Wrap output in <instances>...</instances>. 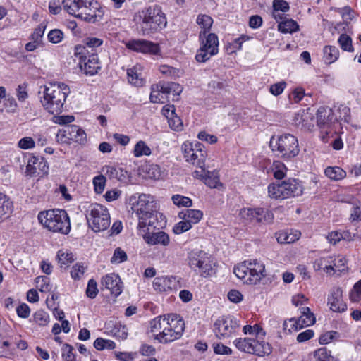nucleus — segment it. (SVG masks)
<instances>
[{
  "mask_svg": "<svg viewBox=\"0 0 361 361\" xmlns=\"http://www.w3.org/2000/svg\"><path fill=\"white\" fill-rule=\"evenodd\" d=\"M63 8L70 15L91 23L100 20L104 11L95 0H63Z\"/></svg>",
  "mask_w": 361,
  "mask_h": 361,
  "instance_id": "1",
  "label": "nucleus"
},
{
  "mask_svg": "<svg viewBox=\"0 0 361 361\" xmlns=\"http://www.w3.org/2000/svg\"><path fill=\"white\" fill-rule=\"evenodd\" d=\"M26 173L30 176H42L49 173V165L44 157L30 156L26 166Z\"/></svg>",
  "mask_w": 361,
  "mask_h": 361,
  "instance_id": "16",
  "label": "nucleus"
},
{
  "mask_svg": "<svg viewBox=\"0 0 361 361\" xmlns=\"http://www.w3.org/2000/svg\"><path fill=\"white\" fill-rule=\"evenodd\" d=\"M323 52L324 61L328 64L335 62L339 57V50L335 46H325Z\"/></svg>",
  "mask_w": 361,
  "mask_h": 361,
  "instance_id": "36",
  "label": "nucleus"
},
{
  "mask_svg": "<svg viewBox=\"0 0 361 361\" xmlns=\"http://www.w3.org/2000/svg\"><path fill=\"white\" fill-rule=\"evenodd\" d=\"M270 147L273 152H277L278 156L284 159H290L299 154L298 139L291 134H283L275 138L272 136Z\"/></svg>",
  "mask_w": 361,
  "mask_h": 361,
  "instance_id": "7",
  "label": "nucleus"
},
{
  "mask_svg": "<svg viewBox=\"0 0 361 361\" xmlns=\"http://www.w3.org/2000/svg\"><path fill=\"white\" fill-rule=\"evenodd\" d=\"M70 90L64 83H50L44 86L41 103L44 109L51 114H59L63 110V106Z\"/></svg>",
  "mask_w": 361,
  "mask_h": 361,
  "instance_id": "2",
  "label": "nucleus"
},
{
  "mask_svg": "<svg viewBox=\"0 0 361 361\" xmlns=\"http://www.w3.org/2000/svg\"><path fill=\"white\" fill-rule=\"evenodd\" d=\"M155 290L165 292L171 290L176 287V279L173 276H161L156 277L153 281Z\"/></svg>",
  "mask_w": 361,
  "mask_h": 361,
  "instance_id": "25",
  "label": "nucleus"
},
{
  "mask_svg": "<svg viewBox=\"0 0 361 361\" xmlns=\"http://www.w3.org/2000/svg\"><path fill=\"white\" fill-rule=\"evenodd\" d=\"M330 309L336 312H343L347 310V305L343 299V290L341 288H333L328 297Z\"/></svg>",
  "mask_w": 361,
  "mask_h": 361,
  "instance_id": "18",
  "label": "nucleus"
},
{
  "mask_svg": "<svg viewBox=\"0 0 361 361\" xmlns=\"http://www.w3.org/2000/svg\"><path fill=\"white\" fill-rule=\"evenodd\" d=\"M167 93L162 89V82L152 85L151 87L150 102L152 103H164L167 99Z\"/></svg>",
  "mask_w": 361,
  "mask_h": 361,
  "instance_id": "32",
  "label": "nucleus"
},
{
  "mask_svg": "<svg viewBox=\"0 0 361 361\" xmlns=\"http://www.w3.org/2000/svg\"><path fill=\"white\" fill-rule=\"evenodd\" d=\"M126 46L128 49L143 54L155 55L160 51L158 44L142 39H130L126 42Z\"/></svg>",
  "mask_w": 361,
  "mask_h": 361,
  "instance_id": "17",
  "label": "nucleus"
},
{
  "mask_svg": "<svg viewBox=\"0 0 361 361\" xmlns=\"http://www.w3.org/2000/svg\"><path fill=\"white\" fill-rule=\"evenodd\" d=\"M192 226L187 221L183 220L176 224L173 228V231L176 234H181L184 232L189 231Z\"/></svg>",
  "mask_w": 361,
  "mask_h": 361,
  "instance_id": "59",
  "label": "nucleus"
},
{
  "mask_svg": "<svg viewBox=\"0 0 361 361\" xmlns=\"http://www.w3.org/2000/svg\"><path fill=\"white\" fill-rule=\"evenodd\" d=\"M133 153L134 157H140L142 156L150 155L152 151L150 147L144 141L140 140L135 144Z\"/></svg>",
  "mask_w": 361,
  "mask_h": 361,
  "instance_id": "42",
  "label": "nucleus"
},
{
  "mask_svg": "<svg viewBox=\"0 0 361 361\" xmlns=\"http://www.w3.org/2000/svg\"><path fill=\"white\" fill-rule=\"evenodd\" d=\"M302 192V185L294 178H289L278 183H271L268 186L269 196L275 200H284L300 196Z\"/></svg>",
  "mask_w": 361,
  "mask_h": 361,
  "instance_id": "9",
  "label": "nucleus"
},
{
  "mask_svg": "<svg viewBox=\"0 0 361 361\" xmlns=\"http://www.w3.org/2000/svg\"><path fill=\"white\" fill-rule=\"evenodd\" d=\"M85 215L89 227L94 232L105 231L110 226V215L108 209L100 204H90Z\"/></svg>",
  "mask_w": 361,
  "mask_h": 361,
  "instance_id": "10",
  "label": "nucleus"
},
{
  "mask_svg": "<svg viewBox=\"0 0 361 361\" xmlns=\"http://www.w3.org/2000/svg\"><path fill=\"white\" fill-rule=\"evenodd\" d=\"M97 283L95 280L90 279L88 281L87 286L86 288V295L88 298L94 299L98 294Z\"/></svg>",
  "mask_w": 361,
  "mask_h": 361,
  "instance_id": "57",
  "label": "nucleus"
},
{
  "mask_svg": "<svg viewBox=\"0 0 361 361\" xmlns=\"http://www.w3.org/2000/svg\"><path fill=\"white\" fill-rule=\"evenodd\" d=\"M338 44L341 49L347 51H353V47L352 45V39L346 34H342L338 38Z\"/></svg>",
  "mask_w": 361,
  "mask_h": 361,
  "instance_id": "49",
  "label": "nucleus"
},
{
  "mask_svg": "<svg viewBox=\"0 0 361 361\" xmlns=\"http://www.w3.org/2000/svg\"><path fill=\"white\" fill-rule=\"evenodd\" d=\"M300 329L302 328L298 322V319H295V318H291L288 322L285 321L283 322V329L285 331L288 330V332H291L292 331H298Z\"/></svg>",
  "mask_w": 361,
  "mask_h": 361,
  "instance_id": "63",
  "label": "nucleus"
},
{
  "mask_svg": "<svg viewBox=\"0 0 361 361\" xmlns=\"http://www.w3.org/2000/svg\"><path fill=\"white\" fill-rule=\"evenodd\" d=\"M87 141V136L85 132L80 128L78 126L75 125V130L73 133V142L83 145Z\"/></svg>",
  "mask_w": 361,
  "mask_h": 361,
  "instance_id": "53",
  "label": "nucleus"
},
{
  "mask_svg": "<svg viewBox=\"0 0 361 361\" xmlns=\"http://www.w3.org/2000/svg\"><path fill=\"white\" fill-rule=\"evenodd\" d=\"M233 272L244 283L250 285L257 284L266 276L264 264L257 259L244 261L234 267Z\"/></svg>",
  "mask_w": 361,
  "mask_h": 361,
  "instance_id": "5",
  "label": "nucleus"
},
{
  "mask_svg": "<svg viewBox=\"0 0 361 361\" xmlns=\"http://www.w3.org/2000/svg\"><path fill=\"white\" fill-rule=\"evenodd\" d=\"M185 330L184 320L176 314H167L166 329L162 331L161 343H169L180 338Z\"/></svg>",
  "mask_w": 361,
  "mask_h": 361,
  "instance_id": "13",
  "label": "nucleus"
},
{
  "mask_svg": "<svg viewBox=\"0 0 361 361\" xmlns=\"http://www.w3.org/2000/svg\"><path fill=\"white\" fill-rule=\"evenodd\" d=\"M273 8V16L275 18V19H277L276 12H286L289 10L290 6L288 3L285 0H274Z\"/></svg>",
  "mask_w": 361,
  "mask_h": 361,
  "instance_id": "47",
  "label": "nucleus"
},
{
  "mask_svg": "<svg viewBox=\"0 0 361 361\" xmlns=\"http://www.w3.org/2000/svg\"><path fill=\"white\" fill-rule=\"evenodd\" d=\"M169 126L174 130H181L183 128V123L179 116L176 113L168 118Z\"/></svg>",
  "mask_w": 361,
  "mask_h": 361,
  "instance_id": "61",
  "label": "nucleus"
},
{
  "mask_svg": "<svg viewBox=\"0 0 361 361\" xmlns=\"http://www.w3.org/2000/svg\"><path fill=\"white\" fill-rule=\"evenodd\" d=\"M73 347L68 343H65L62 348V358L64 361H75V356L73 353Z\"/></svg>",
  "mask_w": 361,
  "mask_h": 361,
  "instance_id": "56",
  "label": "nucleus"
},
{
  "mask_svg": "<svg viewBox=\"0 0 361 361\" xmlns=\"http://www.w3.org/2000/svg\"><path fill=\"white\" fill-rule=\"evenodd\" d=\"M57 259L61 267H68L74 261L73 253L63 250H59Z\"/></svg>",
  "mask_w": 361,
  "mask_h": 361,
  "instance_id": "43",
  "label": "nucleus"
},
{
  "mask_svg": "<svg viewBox=\"0 0 361 361\" xmlns=\"http://www.w3.org/2000/svg\"><path fill=\"white\" fill-rule=\"evenodd\" d=\"M196 22L204 30L203 32L200 33V38H201L202 35H205L206 32L210 30L213 23V19L208 15L200 14L197 18Z\"/></svg>",
  "mask_w": 361,
  "mask_h": 361,
  "instance_id": "38",
  "label": "nucleus"
},
{
  "mask_svg": "<svg viewBox=\"0 0 361 361\" xmlns=\"http://www.w3.org/2000/svg\"><path fill=\"white\" fill-rule=\"evenodd\" d=\"M240 329V324L232 315H224L214 323L213 331L219 340H225L235 336Z\"/></svg>",
  "mask_w": 361,
  "mask_h": 361,
  "instance_id": "12",
  "label": "nucleus"
},
{
  "mask_svg": "<svg viewBox=\"0 0 361 361\" xmlns=\"http://www.w3.org/2000/svg\"><path fill=\"white\" fill-rule=\"evenodd\" d=\"M146 173L147 177L151 179H159L161 176L160 167L157 164H151L147 166Z\"/></svg>",
  "mask_w": 361,
  "mask_h": 361,
  "instance_id": "52",
  "label": "nucleus"
},
{
  "mask_svg": "<svg viewBox=\"0 0 361 361\" xmlns=\"http://www.w3.org/2000/svg\"><path fill=\"white\" fill-rule=\"evenodd\" d=\"M162 89L164 93H167V95L171 93H173L175 95H179L182 92L183 88L176 82H162Z\"/></svg>",
  "mask_w": 361,
  "mask_h": 361,
  "instance_id": "44",
  "label": "nucleus"
},
{
  "mask_svg": "<svg viewBox=\"0 0 361 361\" xmlns=\"http://www.w3.org/2000/svg\"><path fill=\"white\" fill-rule=\"evenodd\" d=\"M278 29L283 33H292L299 29L298 23L293 20L281 21L278 25Z\"/></svg>",
  "mask_w": 361,
  "mask_h": 361,
  "instance_id": "41",
  "label": "nucleus"
},
{
  "mask_svg": "<svg viewBox=\"0 0 361 361\" xmlns=\"http://www.w3.org/2000/svg\"><path fill=\"white\" fill-rule=\"evenodd\" d=\"M140 28L144 35L157 32L164 29L166 18L161 6L157 4L149 6L140 11Z\"/></svg>",
  "mask_w": 361,
  "mask_h": 361,
  "instance_id": "4",
  "label": "nucleus"
},
{
  "mask_svg": "<svg viewBox=\"0 0 361 361\" xmlns=\"http://www.w3.org/2000/svg\"><path fill=\"white\" fill-rule=\"evenodd\" d=\"M147 226L152 227L157 229H160L164 227L166 221L165 216L160 212L155 209L146 216Z\"/></svg>",
  "mask_w": 361,
  "mask_h": 361,
  "instance_id": "28",
  "label": "nucleus"
},
{
  "mask_svg": "<svg viewBox=\"0 0 361 361\" xmlns=\"http://www.w3.org/2000/svg\"><path fill=\"white\" fill-rule=\"evenodd\" d=\"M74 130H75V125L66 126L59 130L56 135L57 142L70 144L73 139Z\"/></svg>",
  "mask_w": 361,
  "mask_h": 361,
  "instance_id": "31",
  "label": "nucleus"
},
{
  "mask_svg": "<svg viewBox=\"0 0 361 361\" xmlns=\"http://www.w3.org/2000/svg\"><path fill=\"white\" fill-rule=\"evenodd\" d=\"M127 259L126 253L121 250L120 247L116 248L114 250V255L111 259V262L112 264L114 263H121L125 262Z\"/></svg>",
  "mask_w": 361,
  "mask_h": 361,
  "instance_id": "60",
  "label": "nucleus"
},
{
  "mask_svg": "<svg viewBox=\"0 0 361 361\" xmlns=\"http://www.w3.org/2000/svg\"><path fill=\"white\" fill-rule=\"evenodd\" d=\"M314 267L316 269H323L326 273H330L334 270L332 265V257H321L314 262Z\"/></svg>",
  "mask_w": 361,
  "mask_h": 361,
  "instance_id": "39",
  "label": "nucleus"
},
{
  "mask_svg": "<svg viewBox=\"0 0 361 361\" xmlns=\"http://www.w3.org/2000/svg\"><path fill=\"white\" fill-rule=\"evenodd\" d=\"M167 315L159 316L150 322V331L153 334L154 339L161 343L162 331L166 329Z\"/></svg>",
  "mask_w": 361,
  "mask_h": 361,
  "instance_id": "24",
  "label": "nucleus"
},
{
  "mask_svg": "<svg viewBox=\"0 0 361 361\" xmlns=\"http://www.w3.org/2000/svg\"><path fill=\"white\" fill-rule=\"evenodd\" d=\"M271 169L274 177L276 179H282L285 177L287 172L286 166L280 161H274Z\"/></svg>",
  "mask_w": 361,
  "mask_h": 361,
  "instance_id": "40",
  "label": "nucleus"
},
{
  "mask_svg": "<svg viewBox=\"0 0 361 361\" xmlns=\"http://www.w3.org/2000/svg\"><path fill=\"white\" fill-rule=\"evenodd\" d=\"M188 265L200 276L207 277L215 274V263L203 250H193L188 255Z\"/></svg>",
  "mask_w": 361,
  "mask_h": 361,
  "instance_id": "11",
  "label": "nucleus"
},
{
  "mask_svg": "<svg viewBox=\"0 0 361 361\" xmlns=\"http://www.w3.org/2000/svg\"><path fill=\"white\" fill-rule=\"evenodd\" d=\"M84 44L87 48L91 49L92 51L94 49L100 47L103 44V40L97 37H87L84 40Z\"/></svg>",
  "mask_w": 361,
  "mask_h": 361,
  "instance_id": "62",
  "label": "nucleus"
},
{
  "mask_svg": "<svg viewBox=\"0 0 361 361\" xmlns=\"http://www.w3.org/2000/svg\"><path fill=\"white\" fill-rule=\"evenodd\" d=\"M208 87L209 90L214 94H220L223 90H225L226 84L225 81H220L219 80H212Z\"/></svg>",
  "mask_w": 361,
  "mask_h": 361,
  "instance_id": "51",
  "label": "nucleus"
},
{
  "mask_svg": "<svg viewBox=\"0 0 361 361\" xmlns=\"http://www.w3.org/2000/svg\"><path fill=\"white\" fill-rule=\"evenodd\" d=\"M243 212L246 213L247 216H251L255 219L257 222L262 224H269L274 219V214L271 212L264 208H256V209H244Z\"/></svg>",
  "mask_w": 361,
  "mask_h": 361,
  "instance_id": "21",
  "label": "nucleus"
},
{
  "mask_svg": "<svg viewBox=\"0 0 361 361\" xmlns=\"http://www.w3.org/2000/svg\"><path fill=\"white\" fill-rule=\"evenodd\" d=\"M141 71L142 66L140 65H135L127 70L128 80L130 84L137 87H142L145 84Z\"/></svg>",
  "mask_w": 361,
  "mask_h": 361,
  "instance_id": "29",
  "label": "nucleus"
},
{
  "mask_svg": "<svg viewBox=\"0 0 361 361\" xmlns=\"http://www.w3.org/2000/svg\"><path fill=\"white\" fill-rule=\"evenodd\" d=\"M235 346L240 351L263 357L271 352V345L268 343L259 342L251 338H240L233 341Z\"/></svg>",
  "mask_w": 361,
  "mask_h": 361,
  "instance_id": "14",
  "label": "nucleus"
},
{
  "mask_svg": "<svg viewBox=\"0 0 361 361\" xmlns=\"http://www.w3.org/2000/svg\"><path fill=\"white\" fill-rule=\"evenodd\" d=\"M219 39L216 35L209 34L206 40L202 42V46L198 49L195 59L198 62L204 63L211 56L218 53Z\"/></svg>",
  "mask_w": 361,
  "mask_h": 361,
  "instance_id": "15",
  "label": "nucleus"
},
{
  "mask_svg": "<svg viewBox=\"0 0 361 361\" xmlns=\"http://www.w3.org/2000/svg\"><path fill=\"white\" fill-rule=\"evenodd\" d=\"M130 203L133 213L138 219L137 228L141 230L147 226L146 216L152 212L157 209V203L154 197L149 195L141 194L137 198L132 196L130 198Z\"/></svg>",
  "mask_w": 361,
  "mask_h": 361,
  "instance_id": "8",
  "label": "nucleus"
},
{
  "mask_svg": "<svg viewBox=\"0 0 361 361\" xmlns=\"http://www.w3.org/2000/svg\"><path fill=\"white\" fill-rule=\"evenodd\" d=\"M300 233L298 231L283 230L276 233V240L279 243H291L299 239Z\"/></svg>",
  "mask_w": 361,
  "mask_h": 361,
  "instance_id": "30",
  "label": "nucleus"
},
{
  "mask_svg": "<svg viewBox=\"0 0 361 361\" xmlns=\"http://www.w3.org/2000/svg\"><path fill=\"white\" fill-rule=\"evenodd\" d=\"M85 268L82 264H76L71 271V275L74 279H80L85 273Z\"/></svg>",
  "mask_w": 361,
  "mask_h": 361,
  "instance_id": "64",
  "label": "nucleus"
},
{
  "mask_svg": "<svg viewBox=\"0 0 361 361\" xmlns=\"http://www.w3.org/2000/svg\"><path fill=\"white\" fill-rule=\"evenodd\" d=\"M243 331L245 334H254L259 337L265 336V331L258 324H255L254 326L245 325L243 328Z\"/></svg>",
  "mask_w": 361,
  "mask_h": 361,
  "instance_id": "48",
  "label": "nucleus"
},
{
  "mask_svg": "<svg viewBox=\"0 0 361 361\" xmlns=\"http://www.w3.org/2000/svg\"><path fill=\"white\" fill-rule=\"evenodd\" d=\"M202 147V145L199 142L194 145L189 142H184L181 147L185 161L200 169L195 170L192 173L194 177H203L204 176L207 153Z\"/></svg>",
  "mask_w": 361,
  "mask_h": 361,
  "instance_id": "6",
  "label": "nucleus"
},
{
  "mask_svg": "<svg viewBox=\"0 0 361 361\" xmlns=\"http://www.w3.org/2000/svg\"><path fill=\"white\" fill-rule=\"evenodd\" d=\"M93 185L97 193L100 194L104 190L106 185V178L103 175H99L93 178Z\"/></svg>",
  "mask_w": 361,
  "mask_h": 361,
  "instance_id": "55",
  "label": "nucleus"
},
{
  "mask_svg": "<svg viewBox=\"0 0 361 361\" xmlns=\"http://www.w3.org/2000/svg\"><path fill=\"white\" fill-rule=\"evenodd\" d=\"M298 322L301 328L308 326L315 322L314 314L311 312L309 307H302L300 309V316L298 319Z\"/></svg>",
  "mask_w": 361,
  "mask_h": 361,
  "instance_id": "35",
  "label": "nucleus"
},
{
  "mask_svg": "<svg viewBox=\"0 0 361 361\" xmlns=\"http://www.w3.org/2000/svg\"><path fill=\"white\" fill-rule=\"evenodd\" d=\"M325 175L332 180H340L346 177V172L338 166H328L324 170Z\"/></svg>",
  "mask_w": 361,
  "mask_h": 361,
  "instance_id": "37",
  "label": "nucleus"
},
{
  "mask_svg": "<svg viewBox=\"0 0 361 361\" xmlns=\"http://www.w3.org/2000/svg\"><path fill=\"white\" fill-rule=\"evenodd\" d=\"M197 178L204 179V183L211 188H218L222 186L219 180V175L218 171H209L204 169V176L203 177H196Z\"/></svg>",
  "mask_w": 361,
  "mask_h": 361,
  "instance_id": "34",
  "label": "nucleus"
},
{
  "mask_svg": "<svg viewBox=\"0 0 361 361\" xmlns=\"http://www.w3.org/2000/svg\"><path fill=\"white\" fill-rule=\"evenodd\" d=\"M349 297L350 300L354 302H358L361 300V279L355 283Z\"/></svg>",
  "mask_w": 361,
  "mask_h": 361,
  "instance_id": "58",
  "label": "nucleus"
},
{
  "mask_svg": "<svg viewBox=\"0 0 361 361\" xmlns=\"http://www.w3.org/2000/svg\"><path fill=\"white\" fill-rule=\"evenodd\" d=\"M334 120V113L331 108L320 106L317 111V123L320 128H328Z\"/></svg>",
  "mask_w": 361,
  "mask_h": 361,
  "instance_id": "23",
  "label": "nucleus"
},
{
  "mask_svg": "<svg viewBox=\"0 0 361 361\" xmlns=\"http://www.w3.org/2000/svg\"><path fill=\"white\" fill-rule=\"evenodd\" d=\"M80 65L81 68L83 66L85 73L90 75L97 73L101 68L98 57L94 53L90 54L87 59L81 60Z\"/></svg>",
  "mask_w": 361,
  "mask_h": 361,
  "instance_id": "26",
  "label": "nucleus"
},
{
  "mask_svg": "<svg viewBox=\"0 0 361 361\" xmlns=\"http://www.w3.org/2000/svg\"><path fill=\"white\" fill-rule=\"evenodd\" d=\"M63 37V32L59 29L51 30L47 35L49 41L53 44L61 42Z\"/></svg>",
  "mask_w": 361,
  "mask_h": 361,
  "instance_id": "54",
  "label": "nucleus"
},
{
  "mask_svg": "<svg viewBox=\"0 0 361 361\" xmlns=\"http://www.w3.org/2000/svg\"><path fill=\"white\" fill-rule=\"evenodd\" d=\"M34 322L39 326H46L49 321V314L43 311L38 310L33 315Z\"/></svg>",
  "mask_w": 361,
  "mask_h": 361,
  "instance_id": "50",
  "label": "nucleus"
},
{
  "mask_svg": "<svg viewBox=\"0 0 361 361\" xmlns=\"http://www.w3.org/2000/svg\"><path fill=\"white\" fill-rule=\"evenodd\" d=\"M39 223L53 233L68 234L71 228L70 218L64 209H54L42 211L37 216Z\"/></svg>",
  "mask_w": 361,
  "mask_h": 361,
  "instance_id": "3",
  "label": "nucleus"
},
{
  "mask_svg": "<svg viewBox=\"0 0 361 361\" xmlns=\"http://www.w3.org/2000/svg\"><path fill=\"white\" fill-rule=\"evenodd\" d=\"M174 204L178 207H190L192 205V201L190 198L180 195H174L172 197Z\"/></svg>",
  "mask_w": 361,
  "mask_h": 361,
  "instance_id": "46",
  "label": "nucleus"
},
{
  "mask_svg": "<svg viewBox=\"0 0 361 361\" xmlns=\"http://www.w3.org/2000/svg\"><path fill=\"white\" fill-rule=\"evenodd\" d=\"M178 217L187 221L191 226L197 224L203 217V212L199 209H185L178 213Z\"/></svg>",
  "mask_w": 361,
  "mask_h": 361,
  "instance_id": "27",
  "label": "nucleus"
},
{
  "mask_svg": "<svg viewBox=\"0 0 361 361\" xmlns=\"http://www.w3.org/2000/svg\"><path fill=\"white\" fill-rule=\"evenodd\" d=\"M312 359L314 361H332L333 357L326 348H321L314 351Z\"/></svg>",
  "mask_w": 361,
  "mask_h": 361,
  "instance_id": "45",
  "label": "nucleus"
},
{
  "mask_svg": "<svg viewBox=\"0 0 361 361\" xmlns=\"http://www.w3.org/2000/svg\"><path fill=\"white\" fill-rule=\"evenodd\" d=\"M102 284L116 297L122 293V282L118 274L112 273L106 275L102 279Z\"/></svg>",
  "mask_w": 361,
  "mask_h": 361,
  "instance_id": "19",
  "label": "nucleus"
},
{
  "mask_svg": "<svg viewBox=\"0 0 361 361\" xmlns=\"http://www.w3.org/2000/svg\"><path fill=\"white\" fill-rule=\"evenodd\" d=\"M103 171H105L106 175L108 176L110 179H117L123 183H128L130 181V173L123 168L106 166L104 167Z\"/></svg>",
  "mask_w": 361,
  "mask_h": 361,
  "instance_id": "22",
  "label": "nucleus"
},
{
  "mask_svg": "<svg viewBox=\"0 0 361 361\" xmlns=\"http://www.w3.org/2000/svg\"><path fill=\"white\" fill-rule=\"evenodd\" d=\"M146 243L150 245L168 246L170 243L169 235L164 231L147 232L142 235Z\"/></svg>",
  "mask_w": 361,
  "mask_h": 361,
  "instance_id": "20",
  "label": "nucleus"
},
{
  "mask_svg": "<svg viewBox=\"0 0 361 361\" xmlns=\"http://www.w3.org/2000/svg\"><path fill=\"white\" fill-rule=\"evenodd\" d=\"M13 210V203L7 195L0 192V219H7Z\"/></svg>",
  "mask_w": 361,
  "mask_h": 361,
  "instance_id": "33",
  "label": "nucleus"
}]
</instances>
